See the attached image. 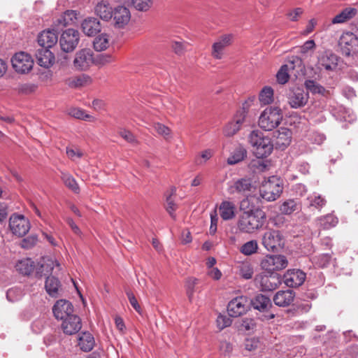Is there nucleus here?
Instances as JSON below:
<instances>
[{
    "label": "nucleus",
    "instance_id": "c756f323",
    "mask_svg": "<svg viewBox=\"0 0 358 358\" xmlns=\"http://www.w3.org/2000/svg\"><path fill=\"white\" fill-rule=\"evenodd\" d=\"M112 8L106 1L99 2L94 8V12L101 19L108 21L112 19Z\"/></svg>",
    "mask_w": 358,
    "mask_h": 358
},
{
    "label": "nucleus",
    "instance_id": "a878e982",
    "mask_svg": "<svg viewBox=\"0 0 358 358\" xmlns=\"http://www.w3.org/2000/svg\"><path fill=\"white\" fill-rule=\"evenodd\" d=\"M83 31L89 36H92L101 31V24L95 17H88L81 24Z\"/></svg>",
    "mask_w": 358,
    "mask_h": 358
},
{
    "label": "nucleus",
    "instance_id": "a211bd4d",
    "mask_svg": "<svg viewBox=\"0 0 358 358\" xmlns=\"http://www.w3.org/2000/svg\"><path fill=\"white\" fill-rule=\"evenodd\" d=\"M52 313L57 320H64L73 313L72 303L66 299H59L52 307Z\"/></svg>",
    "mask_w": 358,
    "mask_h": 358
},
{
    "label": "nucleus",
    "instance_id": "39448f33",
    "mask_svg": "<svg viewBox=\"0 0 358 358\" xmlns=\"http://www.w3.org/2000/svg\"><path fill=\"white\" fill-rule=\"evenodd\" d=\"M282 110L276 106L266 108L261 113L258 124L265 131H271L278 127L282 120Z\"/></svg>",
    "mask_w": 358,
    "mask_h": 358
},
{
    "label": "nucleus",
    "instance_id": "6e6d98bb",
    "mask_svg": "<svg viewBox=\"0 0 358 358\" xmlns=\"http://www.w3.org/2000/svg\"><path fill=\"white\" fill-rule=\"evenodd\" d=\"M69 115L75 118L84 120H90V118H92L91 115L85 114V111L80 108L71 109L69 111Z\"/></svg>",
    "mask_w": 358,
    "mask_h": 358
},
{
    "label": "nucleus",
    "instance_id": "20e7f679",
    "mask_svg": "<svg viewBox=\"0 0 358 358\" xmlns=\"http://www.w3.org/2000/svg\"><path fill=\"white\" fill-rule=\"evenodd\" d=\"M338 47L342 55L355 57L358 55V31L355 28L342 34L338 41Z\"/></svg>",
    "mask_w": 358,
    "mask_h": 358
},
{
    "label": "nucleus",
    "instance_id": "0eeeda50",
    "mask_svg": "<svg viewBox=\"0 0 358 358\" xmlns=\"http://www.w3.org/2000/svg\"><path fill=\"white\" fill-rule=\"evenodd\" d=\"M255 283L263 292H270L275 289L281 284V277L278 273L270 275L259 274L255 278Z\"/></svg>",
    "mask_w": 358,
    "mask_h": 358
},
{
    "label": "nucleus",
    "instance_id": "c03bdc74",
    "mask_svg": "<svg viewBox=\"0 0 358 358\" xmlns=\"http://www.w3.org/2000/svg\"><path fill=\"white\" fill-rule=\"evenodd\" d=\"M307 139L311 144L320 145L326 140V136L324 134L320 131H313L308 134Z\"/></svg>",
    "mask_w": 358,
    "mask_h": 358
},
{
    "label": "nucleus",
    "instance_id": "8fccbe9b",
    "mask_svg": "<svg viewBox=\"0 0 358 358\" xmlns=\"http://www.w3.org/2000/svg\"><path fill=\"white\" fill-rule=\"evenodd\" d=\"M247 112L244 108H242L236 112L234 115L232 121L234 122L236 126L241 129L242 126L245 122Z\"/></svg>",
    "mask_w": 358,
    "mask_h": 358
},
{
    "label": "nucleus",
    "instance_id": "bf43d9fd",
    "mask_svg": "<svg viewBox=\"0 0 358 358\" xmlns=\"http://www.w3.org/2000/svg\"><path fill=\"white\" fill-rule=\"evenodd\" d=\"M171 48L176 54L180 55L183 54L185 50L186 43L182 40L174 41L171 43Z\"/></svg>",
    "mask_w": 358,
    "mask_h": 358
},
{
    "label": "nucleus",
    "instance_id": "e433bc0d",
    "mask_svg": "<svg viewBox=\"0 0 358 358\" xmlns=\"http://www.w3.org/2000/svg\"><path fill=\"white\" fill-rule=\"evenodd\" d=\"M299 210V205L294 199H287L280 206V210L282 214L290 215Z\"/></svg>",
    "mask_w": 358,
    "mask_h": 358
},
{
    "label": "nucleus",
    "instance_id": "2f4dec72",
    "mask_svg": "<svg viewBox=\"0 0 358 358\" xmlns=\"http://www.w3.org/2000/svg\"><path fill=\"white\" fill-rule=\"evenodd\" d=\"M357 10L355 8L348 7L342 10L331 20L333 24H340L347 22L355 16Z\"/></svg>",
    "mask_w": 358,
    "mask_h": 358
},
{
    "label": "nucleus",
    "instance_id": "0e129e2a",
    "mask_svg": "<svg viewBox=\"0 0 358 358\" xmlns=\"http://www.w3.org/2000/svg\"><path fill=\"white\" fill-rule=\"evenodd\" d=\"M36 88V86L35 85L24 83L18 85L17 91L19 93L28 94L33 92Z\"/></svg>",
    "mask_w": 358,
    "mask_h": 358
},
{
    "label": "nucleus",
    "instance_id": "aec40b11",
    "mask_svg": "<svg viewBox=\"0 0 358 358\" xmlns=\"http://www.w3.org/2000/svg\"><path fill=\"white\" fill-rule=\"evenodd\" d=\"M306 279V273L302 271L288 270L283 275V282L289 287H297L301 285Z\"/></svg>",
    "mask_w": 358,
    "mask_h": 358
},
{
    "label": "nucleus",
    "instance_id": "f03ea898",
    "mask_svg": "<svg viewBox=\"0 0 358 358\" xmlns=\"http://www.w3.org/2000/svg\"><path fill=\"white\" fill-rule=\"evenodd\" d=\"M248 141L253 148L254 154L257 158L266 157L273 149V143L271 138L264 136L262 132L258 130L251 131Z\"/></svg>",
    "mask_w": 358,
    "mask_h": 358
},
{
    "label": "nucleus",
    "instance_id": "4d7b16f0",
    "mask_svg": "<svg viewBox=\"0 0 358 358\" xmlns=\"http://www.w3.org/2000/svg\"><path fill=\"white\" fill-rule=\"evenodd\" d=\"M198 282V279L194 277L188 278L186 280L185 287L187 294L189 299L192 296L194 292V287Z\"/></svg>",
    "mask_w": 358,
    "mask_h": 358
},
{
    "label": "nucleus",
    "instance_id": "4c0bfd02",
    "mask_svg": "<svg viewBox=\"0 0 358 358\" xmlns=\"http://www.w3.org/2000/svg\"><path fill=\"white\" fill-rule=\"evenodd\" d=\"M246 150L243 147H238L231 153L227 159V163L230 165L236 164L242 160L246 156Z\"/></svg>",
    "mask_w": 358,
    "mask_h": 358
},
{
    "label": "nucleus",
    "instance_id": "e2e57ef3",
    "mask_svg": "<svg viewBox=\"0 0 358 358\" xmlns=\"http://www.w3.org/2000/svg\"><path fill=\"white\" fill-rule=\"evenodd\" d=\"M38 241V238L35 235L29 236L24 238L22 241V247L25 249L31 248Z\"/></svg>",
    "mask_w": 358,
    "mask_h": 358
},
{
    "label": "nucleus",
    "instance_id": "393cba45",
    "mask_svg": "<svg viewBox=\"0 0 358 358\" xmlns=\"http://www.w3.org/2000/svg\"><path fill=\"white\" fill-rule=\"evenodd\" d=\"M294 297L295 293L291 289L280 290L275 293L273 300L276 306L286 307L293 302Z\"/></svg>",
    "mask_w": 358,
    "mask_h": 358
},
{
    "label": "nucleus",
    "instance_id": "f704fd0d",
    "mask_svg": "<svg viewBox=\"0 0 358 358\" xmlns=\"http://www.w3.org/2000/svg\"><path fill=\"white\" fill-rule=\"evenodd\" d=\"M306 200L309 207H313L319 211H320L327 203L325 197L317 192H313L310 194Z\"/></svg>",
    "mask_w": 358,
    "mask_h": 358
},
{
    "label": "nucleus",
    "instance_id": "b1692460",
    "mask_svg": "<svg viewBox=\"0 0 358 358\" xmlns=\"http://www.w3.org/2000/svg\"><path fill=\"white\" fill-rule=\"evenodd\" d=\"M35 57L38 65L45 68L50 67L55 62V56L50 48L40 46L36 50Z\"/></svg>",
    "mask_w": 358,
    "mask_h": 358
},
{
    "label": "nucleus",
    "instance_id": "9d476101",
    "mask_svg": "<svg viewBox=\"0 0 358 358\" xmlns=\"http://www.w3.org/2000/svg\"><path fill=\"white\" fill-rule=\"evenodd\" d=\"M339 57L331 51L327 50L318 55L317 67L320 70L335 71L338 68Z\"/></svg>",
    "mask_w": 358,
    "mask_h": 358
},
{
    "label": "nucleus",
    "instance_id": "4be33fe9",
    "mask_svg": "<svg viewBox=\"0 0 358 358\" xmlns=\"http://www.w3.org/2000/svg\"><path fill=\"white\" fill-rule=\"evenodd\" d=\"M273 137L276 148L284 150L291 143L292 131L287 128L281 127L273 132Z\"/></svg>",
    "mask_w": 358,
    "mask_h": 358
},
{
    "label": "nucleus",
    "instance_id": "052dcab7",
    "mask_svg": "<svg viewBox=\"0 0 358 358\" xmlns=\"http://www.w3.org/2000/svg\"><path fill=\"white\" fill-rule=\"evenodd\" d=\"M210 226L209 228V234L214 235L217 231L218 217L216 210H213L210 213Z\"/></svg>",
    "mask_w": 358,
    "mask_h": 358
},
{
    "label": "nucleus",
    "instance_id": "09e8293b",
    "mask_svg": "<svg viewBox=\"0 0 358 358\" xmlns=\"http://www.w3.org/2000/svg\"><path fill=\"white\" fill-rule=\"evenodd\" d=\"M254 270L248 263H243L239 266V274L244 279L249 280L252 278Z\"/></svg>",
    "mask_w": 358,
    "mask_h": 358
},
{
    "label": "nucleus",
    "instance_id": "a19ab883",
    "mask_svg": "<svg viewBox=\"0 0 358 358\" xmlns=\"http://www.w3.org/2000/svg\"><path fill=\"white\" fill-rule=\"evenodd\" d=\"M304 85L306 90L313 94L324 95L326 92V90L323 86L313 80H306Z\"/></svg>",
    "mask_w": 358,
    "mask_h": 358
},
{
    "label": "nucleus",
    "instance_id": "2eb2a0df",
    "mask_svg": "<svg viewBox=\"0 0 358 358\" xmlns=\"http://www.w3.org/2000/svg\"><path fill=\"white\" fill-rule=\"evenodd\" d=\"M93 54L90 49H82L78 51L73 60V66L76 70L85 71L93 63Z\"/></svg>",
    "mask_w": 358,
    "mask_h": 358
},
{
    "label": "nucleus",
    "instance_id": "6e6552de",
    "mask_svg": "<svg viewBox=\"0 0 358 358\" xmlns=\"http://www.w3.org/2000/svg\"><path fill=\"white\" fill-rule=\"evenodd\" d=\"M288 264L287 259L284 255H267L261 262L262 269L268 273H275V271L284 269Z\"/></svg>",
    "mask_w": 358,
    "mask_h": 358
},
{
    "label": "nucleus",
    "instance_id": "5701e85b",
    "mask_svg": "<svg viewBox=\"0 0 358 358\" xmlns=\"http://www.w3.org/2000/svg\"><path fill=\"white\" fill-rule=\"evenodd\" d=\"M58 30L55 29L44 30L38 36V43L40 46L50 48L58 41Z\"/></svg>",
    "mask_w": 358,
    "mask_h": 358
},
{
    "label": "nucleus",
    "instance_id": "a18cd8bd",
    "mask_svg": "<svg viewBox=\"0 0 358 358\" xmlns=\"http://www.w3.org/2000/svg\"><path fill=\"white\" fill-rule=\"evenodd\" d=\"M129 3L139 11H146L152 5V0H129Z\"/></svg>",
    "mask_w": 358,
    "mask_h": 358
},
{
    "label": "nucleus",
    "instance_id": "1a4fd4ad",
    "mask_svg": "<svg viewBox=\"0 0 358 358\" xmlns=\"http://www.w3.org/2000/svg\"><path fill=\"white\" fill-rule=\"evenodd\" d=\"M262 244L268 251L278 250L284 244L282 234L278 230H267L262 236Z\"/></svg>",
    "mask_w": 358,
    "mask_h": 358
},
{
    "label": "nucleus",
    "instance_id": "7c9ffc66",
    "mask_svg": "<svg viewBox=\"0 0 358 358\" xmlns=\"http://www.w3.org/2000/svg\"><path fill=\"white\" fill-rule=\"evenodd\" d=\"M219 210L223 220H229L235 217L236 206L233 202L224 201L221 203Z\"/></svg>",
    "mask_w": 358,
    "mask_h": 358
},
{
    "label": "nucleus",
    "instance_id": "412c9836",
    "mask_svg": "<svg viewBox=\"0 0 358 358\" xmlns=\"http://www.w3.org/2000/svg\"><path fill=\"white\" fill-rule=\"evenodd\" d=\"M81 327L80 318L73 313L62 320V328L66 334H75L80 330Z\"/></svg>",
    "mask_w": 358,
    "mask_h": 358
},
{
    "label": "nucleus",
    "instance_id": "58836bf2",
    "mask_svg": "<svg viewBox=\"0 0 358 358\" xmlns=\"http://www.w3.org/2000/svg\"><path fill=\"white\" fill-rule=\"evenodd\" d=\"M61 178L64 185L74 193H79L80 188L75 178L68 173L62 172Z\"/></svg>",
    "mask_w": 358,
    "mask_h": 358
},
{
    "label": "nucleus",
    "instance_id": "bb28decb",
    "mask_svg": "<svg viewBox=\"0 0 358 358\" xmlns=\"http://www.w3.org/2000/svg\"><path fill=\"white\" fill-rule=\"evenodd\" d=\"M249 303L255 309L262 313H267L272 306L271 299L262 294L256 295Z\"/></svg>",
    "mask_w": 358,
    "mask_h": 358
},
{
    "label": "nucleus",
    "instance_id": "37998d69",
    "mask_svg": "<svg viewBox=\"0 0 358 358\" xmlns=\"http://www.w3.org/2000/svg\"><path fill=\"white\" fill-rule=\"evenodd\" d=\"M258 249L257 241L255 240H251L245 243L240 249L242 254L249 256L255 254Z\"/></svg>",
    "mask_w": 358,
    "mask_h": 358
},
{
    "label": "nucleus",
    "instance_id": "473e14b6",
    "mask_svg": "<svg viewBox=\"0 0 358 358\" xmlns=\"http://www.w3.org/2000/svg\"><path fill=\"white\" fill-rule=\"evenodd\" d=\"M338 222V217L331 213L321 216L316 220L317 225L324 229H329L334 227Z\"/></svg>",
    "mask_w": 358,
    "mask_h": 358
},
{
    "label": "nucleus",
    "instance_id": "ea45409f",
    "mask_svg": "<svg viewBox=\"0 0 358 358\" xmlns=\"http://www.w3.org/2000/svg\"><path fill=\"white\" fill-rule=\"evenodd\" d=\"M259 99L262 104L267 105L273 101V90L268 86H265L261 90Z\"/></svg>",
    "mask_w": 358,
    "mask_h": 358
},
{
    "label": "nucleus",
    "instance_id": "13d9d810",
    "mask_svg": "<svg viewBox=\"0 0 358 358\" xmlns=\"http://www.w3.org/2000/svg\"><path fill=\"white\" fill-rule=\"evenodd\" d=\"M217 325L220 329L229 327L231 324V320L227 315L220 314L217 317Z\"/></svg>",
    "mask_w": 358,
    "mask_h": 358
},
{
    "label": "nucleus",
    "instance_id": "cd10ccee",
    "mask_svg": "<svg viewBox=\"0 0 358 358\" xmlns=\"http://www.w3.org/2000/svg\"><path fill=\"white\" fill-rule=\"evenodd\" d=\"M62 285L59 279L53 275L47 276L45 282V289L47 293L54 298L60 295Z\"/></svg>",
    "mask_w": 358,
    "mask_h": 358
},
{
    "label": "nucleus",
    "instance_id": "f3484780",
    "mask_svg": "<svg viewBox=\"0 0 358 358\" xmlns=\"http://www.w3.org/2000/svg\"><path fill=\"white\" fill-rule=\"evenodd\" d=\"M255 189L252 180L249 178H243L234 181L229 187L231 194H241L244 196L250 194Z\"/></svg>",
    "mask_w": 358,
    "mask_h": 358
},
{
    "label": "nucleus",
    "instance_id": "c9c22d12",
    "mask_svg": "<svg viewBox=\"0 0 358 358\" xmlns=\"http://www.w3.org/2000/svg\"><path fill=\"white\" fill-rule=\"evenodd\" d=\"M36 267L34 262L29 258L18 261L15 266L16 270L25 275H29Z\"/></svg>",
    "mask_w": 358,
    "mask_h": 358
},
{
    "label": "nucleus",
    "instance_id": "6ab92c4d",
    "mask_svg": "<svg viewBox=\"0 0 358 358\" xmlns=\"http://www.w3.org/2000/svg\"><path fill=\"white\" fill-rule=\"evenodd\" d=\"M232 39V34H224L220 36L212 45L213 57L216 59H222L224 49L231 43Z\"/></svg>",
    "mask_w": 358,
    "mask_h": 358
},
{
    "label": "nucleus",
    "instance_id": "774afa93",
    "mask_svg": "<svg viewBox=\"0 0 358 358\" xmlns=\"http://www.w3.org/2000/svg\"><path fill=\"white\" fill-rule=\"evenodd\" d=\"M126 294L128 297V299L129 301L130 304L131 306L138 313H140L141 310V306H139L137 299H136L134 294L130 290L126 291Z\"/></svg>",
    "mask_w": 358,
    "mask_h": 358
},
{
    "label": "nucleus",
    "instance_id": "de8ad7c7",
    "mask_svg": "<svg viewBox=\"0 0 358 358\" xmlns=\"http://www.w3.org/2000/svg\"><path fill=\"white\" fill-rule=\"evenodd\" d=\"M175 193H176V188H172L171 194L169 196H166V207H165L166 211L169 213L170 216L173 218L176 217V215H175L174 212L177 209V205L171 198L172 194H173Z\"/></svg>",
    "mask_w": 358,
    "mask_h": 358
},
{
    "label": "nucleus",
    "instance_id": "9b49d317",
    "mask_svg": "<svg viewBox=\"0 0 358 358\" xmlns=\"http://www.w3.org/2000/svg\"><path fill=\"white\" fill-rule=\"evenodd\" d=\"M79 32L73 29H67L62 34L59 38L61 49L65 52L73 51L79 41Z\"/></svg>",
    "mask_w": 358,
    "mask_h": 358
},
{
    "label": "nucleus",
    "instance_id": "c85d7f7f",
    "mask_svg": "<svg viewBox=\"0 0 358 358\" xmlns=\"http://www.w3.org/2000/svg\"><path fill=\"white\" fill-rule=\"evenodd\" d=\"M55 265L59 266V264L55 262L52 259L43 258L41 262L38 264L37 267L36 268V275L40 278L43 275L50 276Z\"/></svg>",
    "mask_w": 358,
    "mask_h": 358
},
{
    "label": "nucleus",
    "instance_id": "4468645a",
    "mask_svg": "<svg viewBox=\"0 0 358 358\" xmlns=\"http://www.w3.org/2000/svg\"><path fill=\"white\" fill-rule=\"evenodd\" d=\"M9 227L13 234L23 236L29 231L30 224L23 215H13L10 217Z\"/></svg>",
    "mask_w": 358,
    "mask_h": 358
},
{
    "label": "nucleus",
    "instance_id": "338daca9",
    "mask_svg": "<svg viewBox=\"0 0 358 358\" xmlns=\"http://www.w3.org/2000/svg\"><path fill=\"white\" fill-rule=\"evenodd\" d=\"M315 48V43L313 40L306 41L301 47L300 52L303 55L307 54L309 51L313 50Z\"/></svg>",
    "mask_w": 358,
    "mask_h": 358
},
{
    "label": "nucleus",
    "instance_id": "dca6fc26",
    "mask_svg": "<svg viewBox=\"0 0 358 358\" xmlns=\"http://www.w3.org/2000/svg\"><path fill=\"white\" fill-rule=\"evenodd\" d=\"M113 23L115 28L122 29L130 21L131 13L129 10L122 6L115 7L112 13Z\"/></svg>",
    "mask_w": 358,
    "mask_h": 358
},
{
    "label": "nucleus",
    "instance_id": "f257e3e1",
    "mask_svg": "<svg viewBox=\"0 0 358 358\" xmlns=\"http://www.w3.org/2000/svg\"><path fill=\"white\" fill-rule=\"evenodd\" d=\"M266 213L259 208L243 212L238 221L241 231L252 233L263 227L266 221Z\"/></svg>",
    "mask_w": 358,
    "mask_h": 358
},
{
    "label": "nucleus",
    "instance_id": "864d4df0",
    "mask_svg": "<svg viewBox=\"0 0 358 358\" xmlns=\"http://www.w3.org/2000/svg\"><path fill=\"white\" fill-rule=\"evenodd\" d=\"M76 13L74 10H66L64 15L61 16L57 19V22L58 23V26L65 27L69 24V20H72L73 17L76 18Z\"/></svg>",
    "mask_w": 358,
    "mask_h": 358
},
{
    "label": "nucleus",
    "instance_id": "3c124183",
    "mask_svg": "<svg viewBox=\"0 0 358 358\" xmlns=\"http://www.w3.org/2000/svg\"><path fill=\"white\" fill-rule=\"evenodd\" d=\"M288 65H282L276 74L277 81L280 84H285L289 80Z\"/></svg>",
    "mask_w": 358,
    "mask_h": 358
},
{
    "label": "nucleus",
    "instance_id": "680f3d73",
    "mask_svg": "<svg viewBox=\"0 0 358 358\" xmlns=\"http://www.w3.org/2000/svg\"><path fill=\"white\" fill-rule=\"evenodd\" d=\"M239 130V128H238L231 120L225 125L223 132L226 136L230 137L234 136Z\"/></svg>",
    "mask_w": 358,
    "mask_h": 358
},
{
    "label": "nucleus",
    "instance_id": "79ce46f5",
    "mask_svg": "<svg viewBox=\"0 0 358 358\" xmlns=\"http://www.w3.org/2000/svg\"><path fill=\"white\" fill-rule=\"evenodd\" d=\"M93 46L98 52L103 51L108 46V38L106 34H101L96 37L93 41Z\"/></svg>",
    "mask_w": 358,
    "mask_h": 358
},
{
    "label": "nucleus",
    "instance_id": "69168bd1",
    "mask_svg": "<svg viewBox=\"0 0 358 358\" xmlns=\"http://www.w3.org/2000/svg\"><path fill=\"white\" fill-rule=\"evenodd\" d=\"M119 135L128 143H134L136 142V139L134 134L127 129H120L119 131Z\"/></svg>",
    "mask_w": 358,
    "mask_h": 358
},
{
    "label": "nucleus",
    "instance_id": "7ed1b4c3",
    "mask_svg": "<svg viewBox=\"0 0 358 358\" xmlns=\"http://www.w3.org/2000/svg\"><path fill=\"white\" fill-rule=\"evenodd\" d=\"M283 191L282 180L275 176L262 182L259 187L260 196L266 201H273L280 197Z\"/></svg>",
    "mask_w": 358,
    "mask_h": 358
},
{
    "label": "nucleus",
    "instance_id": "f8f14e48",
    "mask_svg": "<svg viewBox=\"0 0 358 358\" xmlns=\"http://www.w3.org/2000/svg\"><path fill=\"white\" fill-rule=\"evenodd\" d=\"M309 94L303 88L290 89L287 94L288 103L292 108H300L308 103Z\"/></svg>",
    "mask_w": 358,
    "mask_h": 358
},
{
    "label": "nucleus",
    "instance_id": "49530a36",
    "mask_svg": "<svg viewBox=\"0 0 358 358\" xmlns=\"http://www.w3.org/2000/svg\"><path fill=\"white\" fill-rule=\"evenodd\" d=\"M331 256L330 254H321L313 257V262L320 268L327 267L331 262Z\"/></svg>",
    "mask_w": 358,
    "mask_h": 358
},
{
    "label": "nucleus",
    "instance_id": "ddd939ff",
    "mask_svg": "<svg viewBox=\"0 0 358 358\" xmlns=\"http://www.w3.org/2000/svg\"><path fill=\"white\" fill-rule=\"evenodd\" d=\"M250 306L248 297L241 296L231 300L227 306V312L230 317H237L245 313Z\"/></svg>",
    "mask_w": 358,
    "mask_h": 358
},
{
    "label": "nucleus",
    "instance_id": "423d86ee",
    "mask_svg": "<svg viewBox=\"0 0 358 358\" xmlns=\"http://www.w3.org/2000/svg\"><path fill=\"white\" fill-rule=\"evenodd\" d=\"M13 68L19 73L24 74L29 72L34 65L31 57L26 52L15 53L11 59Z\"/></svg>",
    "mask_w": 358,
    "mask_h": 358
},
{
    "label": "nucleus",
    "instance_id": "5fc2aeb1",
    "mask_svg": "<svg viewBox=\"0 0 358 358\" xmlns=\"http://www.w3.org/2000/svg\"><path fill=\"white\" fill-rule=\"evenodd\" d=\"M155 130L159 134L164 136L166 139L171 137V130L166 126L161 123H155L154 125Z\"/></svg>",
    "mask_w": 358,
    "mask_h": 358
},
{
    "label": "nucleus",
    "instance_id": "603ef678",
    "mask_svg": "<svg viewBox=\"0 0 358 358\" xmlns=\"http://www.w3.org/2000/svg\"><path fill=\"white\" fill-rule=\"evenodd\" d=\"M22 296V291L17 287H12L6 292V298L9 301L19 300Z\"/></svg>",
    "mask_w": 358,
    "mask_h": 358
},
{
    "label": "nucleus",
    "instance_id": "72a5a7b5",
    "mask_svg": "<svg viewBox=\"0 0 358 358\" xmlns=\"http://www.w3.org/2000/svg\"><path fill=\"white\" fill-rule=\"evenodd\" d=\"M95 344L93 336L89 332H83L79 337L78 345L84 352L91 351Z\"/></svg>",
    "mask_w": 358,
    "mask_h": 358
}]
</instances>
